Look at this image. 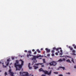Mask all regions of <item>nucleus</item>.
Returning a JSON list of instances; mask_svg holds the SVG:
<instances>
[{
	"mask_svg": "<svg viewBox=\"0 0 76 76\" xmlns=\"http://www.w3.org/2000/svg\"><path fill=\"white\" fill-rule=\"evenodd\" d=\"M60 55H61V56H62V54H63V53H60Z\"/></svg>",
	"mask_w": 76,
	"mask_h": 76,
	"instance_id": "37",
	"label": "nucleus"
},
{
	"mask_svg": "<svg viewBox=\"0 0 76 76\" xmlns=\"http://www.w3.org/2000/svg\"><path fill=\"white\" fill-rule=\"evenodd\" d=\"M1 72V71H0V72Z\"/></svg>",
	"mask_w": 76,
	"mask_h": 76,
	"instance_id": "52",
	"label": "nucleus"
},
{
	"mask_svg": "<svg viewBox=\"0 0 76 76\" xmlns=\"http://www.w3.org/2000/svg\"><path fill=\"white\" fill-rule=\"evenodd\" d=\"M2 64H3V65H4V63H2Z\"/></svg>",
	"mask_w": 76,
	"mask_h": 76,
	"instance_id": "48",
	"label": "nucleus"
},
{
	"mask_svg": "<svg viewBox=\"0 0 76 76\" xmlns=\"http://www.w3.org/2000/svg\"><path fill=\"white\" fill-rule=\"evenodd\" d=\"M57 61L58 62H61L62 61H63V60H62L61 59H60L58 61Z\"/></svg>",
	"mask_w": 76,
	"mask_h": 76,
	"instance_id": "16",
	"label": "nucleus"
},
{
	"mask_svg": "<svg viewBox=\"0 0 76 76\" xmlns=\"http://www.w3.org/2000/svg\"><path fill=\"white\" fill-rule=\"evenodd\" d=\"M23 73H25V74L23 75L22 76H29V74L28 72H23Z\"/></svg>",
	"mask_w": 76,
	"mask_h": 76,
	"instance_id": "6",
	"label": "nucleus"
},
{
	"mask_svg": "<svg viewBox=\"0 0 76 76\" xmlns=\"http://www.w3.org/2000/svg\"><path fill=\"white\" fill-rule=\"evenodd\" d=\"M58 76H63V75L62 74H60L58 75Z\"/></svg>",
	"mask_w": 76,
	"mask_h": 76,
	"instance_id": "30",
	"label": "nucleus"
},
{
	"mask_svg": "<svg viewBox=\"0 0 76 76\" xmlns=\"http://www.w3.org/2000/svg\"><path fill=\"white\" fill-rule=\"evenodd\" d=\"M3 67H4V68H6L7 66H4V65H3Z\"/></svg>",
	"mask_w": 76,
	"mask_h": 76,
	"instance_id": "21",
	"label": "nucleus"
},
{
	"mask_svg": "<svg viewBox=\"0 0 76 76\" xmlns=\"http://www.w3.org/2000/svg\"><path fill=\"white\" fill-rule=\"evenodd\" d=\"M50 56V54H48L47 55V56H48V57H49Z\"/></svg>",
	"mask_w": 76,
	"mask_h": 76,
	"instance_id": "41",
	"label": "nucleus"
},
{
	"mask_svg": "<svg viewBox=\"0 0 76 76\" xmlns=\"http://www.w3.org/2000/svg\"><path fill=\"white\" fill-rule=\"evenodd\" d=\"M71 61L73 63H75V61H73V59L72 58V60H71Z\"/></svg>",
	"mask_w": 76,
	"mask_h": 76,
	"instance_id": "22",
	"label": "nucleus"
},
{
	"mask_svg": "<svg viewBox=\"0 0 76 76\" xmlns=\"http://www.w3.org/2000/svg\"><path fill=\"white\" fill-rule=\"evenodd\" d=\"M4 75H7V72H5Z\"/></svg>",
	"mask_w": 76,
	"mask_h": 76,
	"instance_id": "24",
	"label": "nucleus"
},
{
	"mask_svg": "<svg viewBox=\"0 0 76 76\" xmlns=\"http://www.w3.org/2000/svg\"><path fill=\"white\" fill-rule=\"evenodd\" d=\"M20 75H21V74H22V72H20Z\"/></svg>",
	"mask_w": 76,
	"mask_h": 76,
	"instance_id": "45",
	"label": "nucleus"
},
{
	"mask_svg": "<svg viewBox=\"0 0 76 76\" xmlns=\"http://www.w3.org/2000/svg\"><path fill=\"white\" fill-rule=\"evenodd\" d=\"M33 67H34V69H35V70L37 69H38V66H37L35 65H34Z\"/></svg>",
	"mask_w": 76,
	"mask_h": 76,
	"instance_id": "11",
	"label": "nucleus"
},
{
	"mask_svg": "<svg viewBox=\"0 0 76 76\" xmlns=\"http://www.w3.org/2000/svg\"><path fill=\"white\" fill-rule=\"evenodd\" d=\"M66 74H67L68 75H70V72L66 73Z\"/></svg>",
	"mask_w": 76,
	"mask_h": 76,
	"instance_id": "25",
	"label": "nucleus"
},
{
	"mask_svg": "<svg viewBox=\"0 0 76 76\" xmlns=\"http://www.w3.org/2000/svg\"><path fill=\"white\" fill-rule=\"evenodd\" d=\"M12 60H14V59H15V58L14 57H12Z\"/></svg>",
	"mask_w": 76,
	"mask_h": 76,
	"instance_id": "39",
	"label": "nucleus"
},
{
	"mask_svg": "<svg viewBox=\"0 0 76 76\" xmlns=\"http://www.w3.org/2000/svg\"><path fill=\"white\" fill-rule=\"evenodd\" d=\"M34 54H37V51H35L34 52Z\"/></svg>",
	"mask_w": 76,
	"mask_h": 76,
	"instance_id": "29",
	"label": "nucleus"
},
{
	"mask_svg": "<svg viewBox=\"0 0 76 76\" xmlns=\"http://www.w3.org/2000/svg\"><path fill=\"white\" fill-rule=\"evenodd\" d=\"M41 50H43V48H41Z\"/></svg>",
	"mask_w": 76,
	"mask_h": 76,
	"instance_id": "46",
	"label": "nucleus"
},
{
	"mask_svg": "<svg viewBox=\"0 0 76 76\" xmlns=\"http://www.w3.org/2000/svg\"><path fill=\"white\" fill-rule=\"evenodd\" d=\"M60 51V52H61V53H62L63 52V50H61V49Z\"/></svg>",
	"mask_w": 76,
	"mask_h": 76,
	"instance_id": "35",
	"label": "nucleus"
},
{
	"mask_svg": "<svg viewBox=\"0 0 76 76\" xmlns=\"http://www.w3.org/2000/svg\"><path fill=\"white\" fill-rule=\"evenodd\" d=\"M43 57V56H41V55H39V56H33V57L32 58H31V60H34V63H37V61L36 58H39V57Z\"/></svg>",
	"mask_w": 76,
	"mask_h": 76,
	"instance_id": "3",
	"label": "nucleus"
},
{
	"mask_svg": "<svg viewBox=\"0 0 76 76\" xmlns=\"http://www.w3.org/2000/svg\"><path fill=\"white\" fill-rule=\"evenodd\" d=\"M72 45L73 47H74V48L76 49V46H75V44H73Z\"/></svg>",
	"mask_w": 76,
	"mask_h": 76,
	"instance_id": "19",
	"label": "nucleus"
},
{
	"mask_svg": "<svg viewBox=\"0 0 76 76\" xmlns=\"http://www.w3.org/2000/svg\"><path fill=\"white\" fill-rule=\"evenodd\" d=\"M16 64H19V61L18 60H16L15 61V63Z\"/></svg>",
	"mask_w": 76,
	"mask_h": 76,
	"instance_id": "15",
	"label": "nucleus"
},
{
	"mask_svg": "<svg viewBox=\"0 0 76 76\" xmlns=\"http://www.w3.org/2000/svg\"><path fill=\"white\" fill-rule=\"evenodd\" d=\"M72 52L73 53H75V50H72Z\"/></svg>",
	"mask_w": 76,
	"mask_h": 76,
	"instance_id": "38",
	"label": "nucleus"
},
{
	"mask_svg": "<svg viewBox=\"0 0 76 76\" xmlns=\"http://www.w3.org/2000/svg\"><path fill=\"white\" fill-rule=\"evenodd\" d=\"M66 61L67 63H72V62H71V61H70L69 59L66 60Z\"/></svg>",
	"mask_w": 76,
	"mask_h": 76,
	"instance_id": "12",
	"label": "nucleus"
},
{
	"mask_svg": "<svg viewBox=\"0 0 76 76\" xmlns=\"http://www.w3.org/2000/svg\"><path fill=\"white\" fill-rule=\"evenodd\" d=\"M59 68H61V69H62L63 70L65 69V67H64L59 66Z\"/></svg>",
	"mask_w": 76,
	"mask_h": 76,
	"instance_id": "14",
	"label": "nucleus"
},
{
	"mask_svg": "<svg viewBox=\"0 0 76 76\" xmlns=\"http://www.w3.org/2000/svg\"><path fill=\"white\" fill-rule=\"evenodd\" d=\"M43 63H38V64H35L34 65H36V66H39V65H42V64H43Z\"/></svg>",
	"mask_w": 76,
	"mask_h": 76,
	"instance_id": "10",
	"label": "nucleus"
},
{
	"mask_svg": "<svg viewBox=\"0 0 76 76\" xmlns=\"http://www.w3.org/2000/svg\"><path fill=\"white\" fill-rule=\"evenodd\" d=\"M60 57H61L62 56H60Z\"/></svg>",
	"mask_w": 76,
	"mask_h": 76,
	"instance_id": "53",
	"label": "nucleus"
},
{
	"mask_svg": "<svg viewBox=\"0 0 76 76\" xmlns=\"http://www.w3.org/2000/svg\"><path fill=\"white\" fill-rule=\"evenodd\" d=\"M54 73L56 74V75H57V74H58V72H54Z\"/></svg>",
	"mask_w": 76,
	"mask_h": 76,
	"instance_id": "32",
	"label": "nucleus"
},
{
	"mask_svg": "<svg viewBox=\"0 0 76 76\" xmlns=\"http://www.w3.org/2000/svg\"><path fill=\"white\" fill-rule=\"evenodd\" d=\"M73 54H74V55H76V54H75V53H74Z\"/></svg>",
	"mask_w": 76,
	"mask_h": 76,
	"instance_id": "51",
	"label": "nucleus"
},
{
	"mask_svg": "<svg viewBox=\"0 0 76 76\" xmlns=\"http://www.w3.org/2000/svg\"><path fill=\"white\" fill-rule=\"evenodd\" d=\"M24 52H25V53H27V50H25L24 51Z\"/></svg>",
	"mask_w": 76,
	"mask_h": 76,
	"instance_id": "43",
	"label": "nucleus"
},
{
	"mask_svg": "<svg viewBox=\"0 0 76 76\" xmlns=\"http://www.w3.org/2000/svg\"><path fill=\"white\" fill-rule=\"evenodd\" d=\"M9 74H10V75L11 76H14V73L13 72H12V69H10L9 70Z\"/></svg>",
	"mask_w": 76,
	"mask_h": 76,
	"instance_id": "5",
	"label": "nucleus"
},
{
	"mask_svg": "<svg viewBox=\"0 0 76 76\" xmlns=\"http://www.w3.org/2000/svg\"><path fill=\"white\" fill-rule=\"evenodd\" d=\"M37 51L38 53H41V51L39 49H37Z\"/></svg>",
	"mask_w": 76,
	"mask_h": 76,
	"instance_id": "17",
	"label": "nucleus"
},
{
	"mask_svg": "<svg viewBox=\"0 0 76 76\" xmlns=\"http://www.w3.org/2000/svg\"><path fill=\"white\" fill-rule=\"evenodd\" d=\"M62 60H63V61H65L66 59L64 58H63Z\"/></svg>",
	"mask_w": 76,
	"mask_h": 76,
	"instance_id": "27",
	"label": "nucleus"
},
{
	"mask_svg": "<svg viewBox=\"0 0 76 76\" xmlns=\"http://www.w3.org/2000/svg\"><path fill=\"white\" fill-rule=\"evenodd\" d=\"M58 53H60V51H58Z\"/></svg>",
	"mask_w": 76,
	"mask_h": 76,
	"instance_id": "47",
	"label": "nucleus"
},
{
	"mask_svg": "<svg viewBox=\"0 0 76 76\" xmlns=\"http://www.w3.org/2000/svg\"><path fill=\"white\" fill-rule=\"evenodd\" d=\"M45 50L47 51V53H50V50L48 49V48H46Z\"/></svg>",
	"mask_w": 76,
	"mask_h": 76,
	"instance_id": "9",
	"label": "nucleus"
},
{
	"mask_svg": "<svg viewBox=\"0 0 76 76\" xmlns=\"http://www.w3.org/2000/svg\"><path fill=\"white\" fill-rule=\"evenodd\" d=\"M20 61H21V65L19 64H16V63H15L14 64V66L16 68V70H20V69H22V66L23 65V63L24 61H23L22 60H20Z\"/></svg>",
	"mask_w": 76,
	"mask_h": 76,
	"instance_id": "1",
	"label": "nucleus"
},
{
	"mask_svg": "<svg viewBox=\"0 0 76 76\" xmlns=\"http://www.w3.org/2000/svg\"><path fill=\"white\" fill-rule=\"evenodd\" d=\"M46 64H47V65H49V64L47 63Z\"/></svg>",
	"mask_w": 76,
	"mask_h": 76,
	"instance_id": "44",
	"label": "nucleus"
},
{
	"mask_svg": "<svg viewBox=\"0 0 76 76\" xmlns=\"http://www.w3.org/2000/svg\"><path fill=\"white\" fill-rule=\"evenodd\" d=\"M28 52L29 54H27V57H29V56H31V51H28Z\"/></svg>",
	"mask_w": 76,
	"mask_h": 76,
	"instance_id": "8",
	"label": "nucleus"
},
{
	"mask_svg": "<svg viewBox=\"0 0 76 76\" xmlns=\"http://www.w3.org/2000/svg\"><path fill=\"white\" fill-rule=\"evenodd\" d=\"M7 61H10V58L8 59L7 60Z\"/></svg>",
	"mask_w": 76,
	"mask_h": 76,
	"instance_id": "33",
	"label": "nucleus"
},
{
	"mask_svg": "<svg viewBox=\"0 0 76 76\" xmlns=\"http://www.w3.org/2000/svg\"><path fill=\"white\" fill-rule=\"evenodd\" d=\"M43 61L44 63H46V62H45V59H43Z\"/></svg>",
	"mask_w": 76,
	"mask_h": 76,
	"instance_id": "20",
	"label": "nucleus"
},
{
	"mask_svg": "<svg viewBox=\"0 0 76 76\" xmlns=\"http://www.w3.org/2000/svg\"><path fill=\"white\" fill-rule=\"evenodd\" d=\"M55 54L56 55V56H58V53H55Z\"/></svg>",
	"mask_w": 76,
	"mask_h": 76,
	"instance_id": "31",
	"label": "nucleus"
},
{
	"mask_svg": "<svg viewBox=\"0 0 76 76\" xmlns=\"http://www.w3.org/2000/svg\"><path fill=\"white\" fill-rule=\"evenodd\" d=\"M32 51H33V52H34V51H35V50L34 49H33L32 50Z\"/></svg>",
	"mask_w": 76,
	"mask_h": 76,
	"instance_id": "40",
	"label": "nucleus"
},
{
	"mask_svg": "<svg viewBox=\"0 0 76 76\" xmlns=\"http://www.w3.org/2000/svg\"><path fill=\"white\" fill-rule=\"evenodd\" d=\"M53 50H56V51H58V50H61V48H56V47H54L53 48Z\"/></svg>",
	"mask_w": 76,
	"mask_h": 76,
	"instance_id": "7",
	"label": "nucleus"
},
{
	"mask_svg": "<svg viewBox=\"0 0 76 76\" xmlns=\"http://www.w3.org/2000/svg\"><path fill=\"white\" fill-rule=\"evenodd\" d=\"M48 69H50V67H49Z\"/></svg>",
	"mask_w": 76,
	"mask_h": 76,
	"instance_id": "49",
	"label": "nucleus"
},
{
	"mask_svg": "<svg viewBox=\"0 0 76 76\" xmlns=\"http://www.w3.org/2000/svg\"><path fill=\"white\" fill-rule=\"evenodd\" d=\"M74 68H75V69H76V65H75L74 66Z\"/></svg>",
	"mask_w": 76,
	"mask_h": 76,
	"instance_id": "42",
	"label": "nucleus"
},
{
	"mask_svg": "<svg viewBox=\"0 0 76 76\" xmlns=\"http://www.w3.org/2000/svg\"><path fill=\"white\" fill-rule=\"evenodd\" d=\"M31 76H33V75H32Z\"/></svg>",
	"mask_w": 76,
	"mask_h": 76,
	"instance_id": "54",
	"label": "nucleus"
},
{
	"mask_svg": "<svg viewBox=\"0 0 76 76\" xmlns=\"http://www.w3.org/2000/svg\"><path fill=\"white\" fill-rule=\"evenodd\" d=\"M33 64H34V62H33L32 65H33Z\"/></svg>",
	"mask_w": 76,
	"mask_h": 76,
	"instance_id": "50",
	"label": "nucleus"
},
{
	"mask_svg": "<svg viewBox=\"0 0 76 76\" xmlns=\"http://www.w3.org/2000/svg\"><path fill=\"white\" fill-rule=\"evenodd\" d=\"M51 56L52 57H54V54L53 53L51 54Z\"/></svg>",
	"mask_w": 76,
	"mask_h": 76,
	"instance_id": "26",
	"label": "nucleus"
},
{
	"mask_svg": "<svg viewBox=\"0 0 76 76\" xmlns=\"http://www.w3.org/2000/svg\"><path fill=\"white\" fill-rule=\"evenodd\" d=\"M30 65H31V64L29 63L28 64V67L29 68V69H32V67H30Z\"/></svg>",
	"mask_w": 76,
	"mask_h": 76,
	"instance_id": "13",
	"label": "nucleus"
},
{
	"mask_svg": "<svg viewBox=\"0 0 76 76\" xmlns=\"http://www.w3.org/2000/svg\"><path fill=\"white\" fill-rule=\"evenodd\" d=\"M69 48H70V50H73V48H72L70 46H69Z\"/></svg>",
	"mask_w": 76,
	"mask_h": 76,
	"instance_id": "18",
	"label": "nucleus"
},
{
	"mask_svg": "<svg viewBox=\"0 0 76 76\" xmlns=\"http://www.w3.org/2000/svg\"><path fill=\"white\" fill-rule=\"evenodd\" d=\"M51 52L52 53H54V50H52Z\"/></svg>",
	"mask_w": 76,
	"mask_h": 76,
	"instance_id": "28",
	"label": "nucleus"
},
{
	"mask_svg": "<svg viewBox=\"0 0 76 76\" xmlns=\"http://www.w3.org/2000/svg\"><path fill=\"white\" fill-rule=\"evenodd\" d=\"M66 57H68L69 58H71V57H70L69 56H66Z\"/></svg>",
	"mask_w": 76,
	"mask_h": 76,
	"instance_id": "36",
	"label": "nucleus"
},
{
	"mask_svg": "<svg viewBox=\"0 0 76 76\" xmlns=\"http://www.w3.org/2000/svg\"><path fill=\"white\" fill-rule=\"evenodd\" d=\"M57 64V61H52L49 64L50 66H56Z\"/></svg>",
	"mask_w": 76,
	"mask_h": 76,
	"instance_id": "4",
	"label": "nucleus"
},
{
	"mask_svg": "<svg viewBox=\"0 0 76 76\" xmlns=\"http://www.w3.org/2000/svg\"><path fill=\"white\" fill-rule=\"evenodd\" d=\"M39 70L40 72H42L44 73L45 74L48 75H50L51 74V72H52V70H50L49 72H48V71L44 70H43L42 68H41L39 69Z\"/></svg>",
	"mask_w": 76,
	"mask_h": 76,
	"instance_id": "2",
	"label": "nucleus"
},
{
	"mask_svg": "<svg viewBox=\"0 0 76 76\" xmlns=\"http://www.w3.org/2000/svg\"><path fill=\"white\" fill-rule=\"evenodd\" d=\"M9 62H8L6 64V65L7 66H8L9 65Z\"/></svg>",
	"mask_w": 76,
	"mask_h": 76,
	"instance_id": "23",
	"label": "nucleus"
},
{
	"mask_svg": "<svg viewBox=\"0 0 76 76\" xmlns=\"http://www.w3.org/2000/svg\"><path fill=\"white\" fill-rule=\"evenodd\" d=\"M41 66L42 67H44V65H41Z\"/></svg>",
	"mask_w": 76,
	"mask_h": 76,
	"instance_id": "34",
	"label": "nucleus"
}]
</instances>
